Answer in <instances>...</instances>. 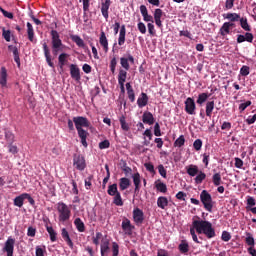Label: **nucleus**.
<instances>
[{"label":"nucleus","mask_w":256,"mask_h":256,"mask_svg":"<svg viewBox=\"0 0 256 256\" xmlns=\"http://www.w3.org/2000/svg\"><path fill=\"white\" fill-rule=\"evenodd\" d=\"M194 218L198 219L193 220L192 227L190 228V235L192 236L194 243H201L199 238H197L196 233H198V235H206L207 239H213L216 235L213 224L207 220H199L200 218L198 216H195Z\"/></svg>","instance_id":"nucleus-1"},{"label":"nucleus","mask_w":256,"mask_h":256,"mask_svg":"<svg viewBox=\"0 0 256 256\" xmlns=\"http://www.w3.org/2000/svg\"><path fill=\"white\" fill-rule=\"evenodd\" d=\"M73 123L76 130L78 131V137L81 139V144L83 145V147H87V137L89 136V132L83 129V127H89L91 125V122H89L87 117L76 116L73 117Z\"/></svg>","instance_id":"nucleus-2"},{"label":"nucleus","mask_w":256,"mask_h":256,"mask_svg":"<svg viewBox=\"0 0 256 256\" xmlns=\"http://www.w3.org/2000/svg\"><path fill=\"white\" fill-rule=\"evenodd\" d=\"M51 45H52V54L54 57H57L59 55V52L63 51V48L65 45L63 44V41L61 40V36L59 35V32L57 30H51Z\"/></svg>","instance_id":"nucleus-3"},{"label":"nucleus","mask_w":256,"mask_h":256,"mask_svg":"<svg viewBox=\"0 0 256 256\" xmlns=\"http://www.w3.org/2000/svg\"><path fill=\"white\" fill-rule=\"evenodd\" d=\"M56 211L58 213L59 223H67L71 219V208L64 202H58L56 204Z\"/></svg>","instance_id":"nucleus-4"},{"label":"nucleus","mask_w":256,"mask_h":256,"mask_svg":"<svg viewBox=\"0 0 256 256\" xmlns=\"http://www.w3.org/2000/svg\"><path fill=\"white\" fill-rule=\"evenodd\" d=\"M200 201L208 213H213V197H211V194L207 190H203L200 193Z\"/></svg>","instance_id":"nucleus-5"},{"label":"nucleus","mask_w":256,"mask_h":256,"mask_svg":"<svg viewBox=\"0 0 256 256\" xmlns=\"http://www.w3.org/2000/svg\"><path fill=\"white\" fill-rule=\"evenodd\" d=\"M2 251L6 253L7 256H13V252L15 251V238L9 236L4 243Z\"/></svg>","instance_id":"nucleus-6"},{"label":"nucleus","mask_w":256,"mask_h":256,"mask_svg":"<svg viewBox=\"0 0 256 256\" xmlns=\"http://www.w3.org/2000/svg\"><path fill=\"white\" fill-rule=\"evenodd\" d=\"M73 165L78 171H85V168L87 167L85 157H83V155H74Z\"/></svg>","instance_id":"nucleus-7"},{"label":"nucleus","mask_w":256,"mask_h":256,"mask_svg":"<svg viewBox=\"0 0 256 256\" xmlns=\"http://www.w3.org/2000/svg\"><path fill=\"white\" fill-rule=\"evenodd\" d=\"M184 105H185V112L188 114V115H195V109H197V105L195 104V100L191 97H188L185 102H184Z\"/></svg>","instance_id":"nucleus-8"},{"label":"nucleus","mask_w":256,"mask_h":256,"mask_svg":"<svg viewBox=\"0 0 256 256\" xmlns=\"http://www.w3.org/2000/svg\"><path fill=\"white\" fill-rule=\"evenodd\" d=\"M129 63L132 65H135V58L133 55L129 54L127 58L121 57L120 58V65L124 71H129L131 69V66H129Z\"/></svg>","instance_id":"nucleus-9"},{"label":"nucleus","mask_w":256,"mask_h":256,"mask_svg":"<svg viewBox=\"0 0 256 256\" xmlns=\"http://www.w3.org/2000/svg\"><path fill=\"white\" fill-rule=\"evenodd\" d=\"M133 219L136 225H142L143 221H145V215L143 214V210L135 208L133 210Z\"/></svg>","instance_id":"nucleus-10"},{"label":"nucleus","mask_w":256,"mask_h":256,"mask_svg":"<svg viewBox=\"0 0 256 256\" xmlns=\"http://www.w3.org/2000/svg\"><path fill=\"white\" fill-rule=\"evenodd\" d=\"M70 76L74 81H81V69L76 64H70Z\"/></svg>","instance_id":"nucleus-11"},{"label":"nucleus","mask_w":256,"mask_h":256,"mask_svg":"<svg viewBox=\"0 0 256 256\" xmlns=\"http://www.w3.org/2000/svg\"><path fill=\"white\" fill-rule=\"evenodd\" d=\"M42 47H43L46 63L49 65V67L54 68L55 64L53 63V60L51 59V51L49 50V46L44 42L42 44Z\"/></svg>","instance_id":"nucleus-12"},{"label":"nucleus","mask_w":256,"mask_h":256,"mask_svg":"<svg viewBox=\"0 0 256 256\" xmlns=\"http://www.w3.org/2000/svg\"><path fill=\"white\" fill-rule=\"evenodd\" d=\"M122 229L126 233V235H132L135 226L131 225V220H129L128 218H124L122 221Z\"/></svg>","instance_id":"nucleus-13"},{"label":"nucleus","mask_w":256,"mask_h":256,"mask_svg":"<svg viewBox=\"0 0 256 256\" xmlns=\"http://www.w3.org/2000/svg\"><path fill=\"white\" fill-rule=\"evenodd\" d=\"M133 183H134V193L137 195L139 191H141V174L139 172L132 175Z\"/></svg>","instance_id":"nucleus-14"},{"label":"nucleus","mask_w":256,"mask_h":256,"mask_svg":"<svg viewBox=\"0 0 256 256\" xmlns=\"http://www.w3.org/2000/svg\"><path fill=\"white\" fill-rule=\"evenodd\" d=\"M148 103H149V96L147 95V93L142 92L137 99V105L139 109H143V107H147Z\"/></svg>","instance_id":"nucleus-15"},{"label":"nucleus","mask_w":256,"mask_h":256,"mask_svg":"<svg viewBox=\"0 0 256 256\" xmlns=\"http://www.w3.org/2000/svg\"><path fill=\"white\" fill-rule=\"evenodd\" d=\"M109 7H111V0H105L101 4V13L104 17V19H109Z\"/></svg>","instance_id":"nucleus-16"},{"label":"nucleus","mask_w":256,"mask_h":256,"mask_svg":"<svg viewBox=\"0 0 256 256\" xmlns=\"http://www.w3.org/2000/svg\"><path fill=\"white\" fill-rule=\"evenodd\" d=\"M69 63V54L67 53H61L58 56V65L60 67V70L63 71L65 65Z\"/></svg>","instance_id":"nucleus-17"},{"label":"nucleus","mask_w":256,"mask_h":256,"mask_svg":"<svg viewBox=\"0 0 256 256\" xmlns=\"http://www.w3.org/2000/svg\"><path fill=\"white\" fill-rule=\"evenodd\" d=\"M8 50L13 53L14 61L18 65V67H21V58L19 57V48H17V46L9 45Z\"/></svg>","instance_id":"nucleus-18"},{"label":"nucleus","mask_w":256,"mask_h":256,"mask_svg":"<svg viewBox=\"0 0 256 256\" xmlns=\"http://www.w3.org/2000/svg\"><path fill=\"white\" fill-rule=\"evenodd\" d=\"M142 121L146 125H153L155 123V117H153V113L146 111L142 115Z\"/></svg>","instance_id":"nucleus-19"},{"label":"nucleus","mask_w":256,"mask_h":256,"mask_svg":"<svg viewBox=\"0 0 256 256\" xmlns=\"http://www.w3.org/2000/svg\"><path fill=\"white\" fill-rule=\"evenodd\" d=\"M62 239L67 243L70 249H73V240H71V236H69V232L66 228H62L61 230Z\"/></svg>","instance_id":"nucleus-20"},{"label":"nucleus","mask_w":256,"mask_h":256,"mask_svg":"<svg viewBox=\"0 0 256 256\" xmlns=\"http://www.w3.org/2000/svg\"><path fill=\"white\" fill-rule=\"evenodd\" d=\"M99 43L103 47L105 53H107V51H109V41L103 31L100 33Z\"/></svg>","instance_id":"nucleus-21"},{"label":"nucleus","mask_w":256,"mask_h":256,"mask_svg":"<svg viewBox=\"0 0 256 256\" xmlns=\"http://www.w3.org/2000/svg\"><path fill=\"white\" fill-rule=\"evenodd\" d=\"M186 173L190 177H196L199 173V166L190 164L189 166L186 167Z\"/></svg>","instance_id":"nucleus-22"},{"label":"nucleus","mask_w":256,"mask_h":256,"mask_svg":"<svg viewBox=\"0 0 256 256\" xmlns=\"http://www.w3.org/2000/svg\"><path fill=\"white\" fill-rule=\"evenodd\" d=\"M126 91L128 95V99L131 103H135V90H133V86H131V83H126Z\"/></svg>","instance_id":"nucleus-23"},{"label":"nucleus","mask_w":256,"mask_h":256,"mask_svg":"<svg viewBox=\"0 0 256 256\" xmlns=\"http://www.w3.org/2000/svg\"><path fill=\"white\" fill-rule=\"evenodd\" d=\"M125 35H127V29L125 28V25H122L120 27V33L118 38V45H120V47L122 45H125Z\"/></svg>","instance_id":"nucleus-24"},{"label":"nucleus","mask_w":256,"mask_h":256,"mask_svg":"<svg viewBox=\"0 0 256 256\" xmlns=\"http://www.w3.org/2000/svg\"><path fill=\"white\" fill-rule=\"evenodd\" d=\"M0 85H1V87H7V68H5V67L1 68Z\"/></svg>","instance_id":"nucleus-25"},{"label":"nucleus","mask_w":256,"mask_h":256,"mask_svg":"<svg viewBox=\"0 0 256 256\" xmlns=\"http://www.w3.org/2000/svg\"><path fill=\"white\" fill-rule=\"evenodd\" d=\"M169 205V199H167V197L165 196H160L157 199V207H159V209H165L166 207H168Z\"/></svg>","instance_id":"nucleus-26"},{"label":"nucleus","mask_w":256,"mask_h":256,"mask_svg":"<svg viewBox=\"0 0 256 256\" xmlns=\"http://www.w3.org/2000/svg\"><path fill=\"white\" fill-rule=\"evenodd\" d=\"M119 181L120 191H125V189H129L131 186V180H129V178H120Z\"/></svg>","instance_id":"nucleus-27"},{"label":"nucleus","mask_w":256,"mask_h":256,"mask_svg":"<svg viewBox=\"0 0 256 256\" xmlns=\"http://www.w3.org/2000/svg\"><path fill=\"white\" fill-rule=\"evenodd\" d=\"M74 225L79 233H85V223L83 220H81V218H76L74 220Z\"/></svg>","instance_id":"nucleus-28"},{"label":"nucleus","mask_w":256,"mask_h":256,"mask_svg":"<svg viewBox=\"0 0 256 256\" xmlns=\"http://www.w3.org/2000/svg\"><path fill=\"white\" fill-rule=\"evenodd\" d=\"M26 27H27L28 39L29 41H31V43H33L35 39V30L33 29V25L31 24V22H27Z\"/></svg>","instance_id":"nucleus-29"},{"label":"nucleus","mask_w":256,"mask_h":256,"mask_svg":"<svg viewBox=\"0 0 256 256\" xmlns=\"http://www.w3.org/2000/svg\"><path fill=\"white\" fill-rule=\"evenodd\" d=\"M224 19H228V21L235 23L241 19V15L237 13H227L226 15L223 16Z\"/></svg>","instance_id":"nucleus-30"},{"label":"nucleus","mask_w":256,"mask_h":256,"mask_svg":"<svg viewBox=\"0 0 256 256\" xmlns=\"http://www.w3.org/2000/svg\"><path fill=\"white\" fill-rule=\"evenodd\" d=\"M215 109V101H208L206 103V116L211 117L213 115V110Z\"/></svg>","instance_id":"nucleus-31"},{"label":"nucleus","mask_w":256,"mask_h":256,"mask_svg":"<svg viewBox=\"0 0 256 256\" xmlns=\"http://www.w3.org/2000/svg\"><path fill=\"white\" fill-rule=\"evenodd\" d=\"M24 201H25V193H22L19 196L14 198V206L21 208L23 207Z\"/></svg>","instance_id":"nucleus-32"},{"label":"nucleus","mask_w":256,"mask_h":256,"mask_svg":"<svg viewBox=\"0 0 256 256\" xmlns=\"http://www.w3.org/2000/svg\"><path fill=\"white\" fill-rule=\"evenodd\" d=\"M196 175L197 176L194 178L196 185H201V183L207 179V174H205L203 171H199V173Z\"/></svg>","instance_id":"nucleus-33"},{"label":"nucleus","mask_w":256,"mask_h":256,"mask_svg":"<svg viewBox=\"0 0 256 256\" xmlns=\"http://www.w3.org/2000/svg\"><path fill=\"white\" fill-rule=\"evenodd\" d=\"M219 33L222 37L229 35L231 33V27L225 22L219 30Z\"/></svg>","instance_id":"nucleus-34"},{"label":"nucleus","mask_w":256,"mask_h":256,"mask_svg":"<svg viewBox=\"0 0 256 256\" xmlns=\"http://www.w3.org/2000/svg\"><path fill=\"white\" fill-rule=\"evenodd\" d=\"M210 97H211V94L201 93L198 95L196 103L198 105H203V103H205L207 101V99H209Z\"/></svg>","instance_id":"nucleus-35"},{"label":"nucleus","mask_w":256,"mask_h":256,"mask_svg":"<svg viewBox=\"0 0 256 256\" xmlns=\"http://www.w3.org/2000/svg\"><path fill=\"white\" fill-rule=\"evenodd\" d=\"M46 230L50 235V241L55 243V241H57V232H55V229H53L51 226H46Z\"/></svg>","instance_id":"nucleus-36"},{"label":"nucleus","mask_w":256,"mask_h":256,"mask_svg":"<svg viewBox=\"0 0 256 256\" xmlns=\"http://www.w3.org/2000/svg\"><path fill=\"white\" fill-rule=\"evenodd\" d=\"M180 253H189V243L187 240H182L178 246Z\"/></svg>","instance_id":"nucleus-37"},{"label":"nucleus","mask_w":256,"mask_h":256,"mask_svg":"<svg viewBox=\"0 0 256 256\" xmlns=\"http://www.w3.org/2000/svg\"><path fill=\"white\" fill-rule=\"evenodd\" d=\"M127 71L120 69L118 73V83H125L127 81Z\"/></svg>","instance_id":"nucleus-38"},{"label":"nucleus","mask_w":256,"mask_h":256,"mask_svg":"<svg viewBox=\"0 0 256 256\" xmlns=\"http://www.w3.org/2000/svg\"><path fill=\"white\" fill-rule=\"evenodd\" d=\"M240 26L244 31H251V26L249 25V22L247 21L246 17H242L239 19Z\"/></svg>","instance_id":"nucleus-39"},{"label":"nucleus","mask_w":256,"mask_h":256,"mask_svg":"<svg viewBox=\"0 0 256 256\" xmlns=\"http://www.w3.org/2000/svg\"><path fill=\"white\" fill-rule=\"evenodd\" d=\"M108 195H110V197H114V195H117V193H119V190L117 189V184H111L108 186V190H107Z\"/></svg>","instance_id":"nucleus-40"},{"label":"nucleus","mask_w":256,"mask_h":256,"mask_svg":"<svg viewBox=\"0 0 256 256\" xmlns=\"http://www.w3.org/2000/svg\"><path fill=\"white\" fill-rule=\"evenodd\" d=\"M113 203L117 207H123V198H121V193L120 192H118L117 194L114 195Z\"/></svg>","instance_id":"nucleus-41"},{"label":"nucleus","mask_w":256,"mask_h":256,"mask_svg":"<svg viewBox=\"0 0 256 256\" xmlns=\"http://www.w3.org/2000/svg\"><path fill=\"white\" fill-rule=\"evenodd\" d=\"M70 38L78 47H85V42L79 37V35H71Z\"/></svg>","instance_id":"nucleus-42"},{"label":"nucleus","mask_w":256,"mask_h":256,"mask_svg":"<svg viewBox=\"0 0 256 256\" xmlns=\"http://www.w3.org/2000/svg\"><path fill=\"white\" fill-rule=\"evenodd\" d=\"M5 139L8 145L15 143V134L11 131H6L5 132Z\"/></svg>","instance_id":"nucleus-43"},{"label":"nucleus","mask_w":256,"mask_h":256,"mask_svg":"<svg viewBox=\"0 0 256 256\" xmlns=\"http://www.w3.org/2000/svg\"><path fill=\"white\" fill-rule=\"evenodd\" d=\"M155 188L157 189V191H159L160 193H167V184L163 183V182H156L155 184Z\"/></svg>","instance_id":"nucleus-44"},{"label":"nucleus","mask_w":256,"mask_h":256,"mask_svg":"<svg viewBox=\"0 0 256 256\" xmlns=\"http://www.w3.org/2000/svg\"><path fill=\"white\" fill-rule=\"evenodd\" d=\"M212 182L214 183L215 187H219L223 181L221 180V174L220 173H215L212 176Z\"/></svg>","instance_id":"nucleus-45"},{"label":"nucleus","mask_w":256,"mask_h":256,"mask_svg":"<svg viewBox=\"0 0 256 256\" xmlns=\"http://www.w3.org/2000/svg\"><path fill=\"white\" fill-rule=\"evenodd\" d=\"M119 122H120V125H121V129L123 131H129L130 127H129V124L127 123V121L125 120V116H121L119 118Z\"/></svg>","instance_id":"nucleus-46"},{"label":"nucleus","mask_w":256,"mask_h":256,"mask_svg":"<svg viewBox=\"0 0 256 256\" xmlns=\"http://www.w3.org/2000/svg\"><path fill=\"white\" fill-rule=\"evenodd\" d=\"M185 145V136L180 135L174 142V147H183Z\"/></svg>","instance_id":"nucleus-47"},{"label":"nucleus","mask_w":256,"mask_h":256,"mask_svg":"<svg viewBox=\"0 0 256 256\" xmlns=\"http://www.w3.org/2000/svg\"><path fill=\"white\" fill-rule=\"evenodd\" d=\"M2 37L9 43V41H11V30H5V28H2Z\"/></svg>","instance_id":"nucleus-48"},{"label":"nucleus","mask_w":256,"mask_h":256,"mask_svg":"<svg viewBox=\"0 0 256 256\" xmlns=\"http://www.w3.org/2000/svg\"><path fill=\"white\" fill-rule=\"evenodd\" d=\"M161 17H163V10L161 8H157L154 11V21L161 20Z\"/></svg>","instance_id":"nucleus-49"},{"label":"nucleus","mask_w":256,"mask_h":256,"mask_svg":"<svg viewBox=\"0 0 256 256\" xmlns=\"http://www.w3.org/2000/svg\"><path fill=\"white\" fill-rule=\"evenodd\" d=\"M158 172L161 177L167 179V170L165 169V166H163V164L158 165Z\"/></svg>","instance_id":"nucleus-50"},{"label":"nucleus","mask_w":256,"mask_h":256,"mask_svg":"<svg viewBox=\"0 0 256 256\" xmlns=\"http://www.w3.org/2000/svg\"><path fill=\"white\" fill-rule=\"evenodd\" d=\"M45 253H47L45 246H36V256H45Z\"/></svg>","instance_id":"nucleus-51"},{"label":"nucleus","mask_w":256,"mask_h":256,"mask_svg":"<svg viewBox=\"0 0 256 256\" xmlns=\"http://www.w3.org/2000/svg\"><path fill=\"white\" fill-rule=\"evenodd\" d=\"M250 73V68L247 65H243L240 69V75H242V77H247V75H249Z\"/></svg>","instance_id":"nucleus-52"},{"label":"nucleus","mask_w":256,"mask_h":256,"mask_svg":"<svg viewBox=\"0 0 256 256\" xmlns=\"http://www.w3.org/2000/svg\"><path fill=\"white\" fill-rule=\"evenodd\" d=\"M193 147L195 151H201V147H203V141L201 139H196L193 143Z\"/></svg>","instance_id":"nucleus-53"},{"label":"nucleus","mask_w":256,"mask_h":256,"mask_svg":"<svg viewBox=\"0 0 256 256\" xmlns=\"http://www.w3.org/2000/svg\"><path fill=\"white\" fill-rule=\"evenodd\" d=\"M251 104H252L251 100H248V101H246L245 103H241V104L239 105V111H240V113H243V111H245V109H247V107H251Z\"/></svg>","instance_id":"nucleus-54"},{"label":"nucleus","mask_w":256,"mask_h":256,"mask_svg":"<svg viewBox=\"0 0 256 256\" xmlns=\"http://www.w3.org/2000/svg\"><path fill=\"white\" fill-rule=\"evenodd\" d=\"M147 27H148L149 35H151L152 37H155L157 32L155 31V25H153V22L152 23H148Z\"/></svg>","instance_id":"nucleus-55"},{"label":"nucleus","mask_w":256,"mask_h":256,"mask_svg":"<svg viewBox=\"0 0 256 256\" xmlns=\"http://www.w3.org/2000/svg\"><path fill=\"white\" fill-rule=\"evenodd\" d=\"M154 135L155 137H161V126L159 125L158 122L155 123L154 125Z\"/></svg>","instance_id":"nucleus-56"},{"label":"nucleus","mask_w":256,"mask_h":256,"mask_svg":"<svg viewBox=\"0 0 256 256\" xmlns=\"http://www.w3.org/2000/svg\"><path fill=\"white\" fill-rule=\"evenodd\" d=\"M109 147H111L109 140H103L99 143V149H109Z\"/></svg>","instance_id":"nucleus-57"},{"label":"nucleus","mask_w":256,"mask_h":256,"mask_svg":"<svg viewBox=\"0 0 256 256\" xmlns=\"http://www.w3.org/2000/svg\"><path fill=\"white\" fill-rule=\"evenodd\" d=\"M221 239L227 243L228 241H231V234L228 231H223Z\"/></svg>","instance_id":"nucleus-58"},{"label":"nucleus","mask_w":256,"mask_h":256,"mask_svg":"<svg viewBox=\"0 0 256 256\" xmlns=\"http://www.w3.org/2000/svg\"><path fill=\"white\" fill-rule=\"evenodd\" d=\"M9 153H12V155H17L19 153V150L16 145L8 144Z\"/></svg>","instance_id":"nucleus-59"},{"label":"nucleus","mask_w":256,"mask_h":256,"mask_svg":"<svg viewBox=\"0 0 256 256\" xmlns=\"http://www.w3.org/2000/svg\"><path fill=\"white\" fill-rule=\"evenodd\" d=\"M107 251H109V242H104L101 245V255L105 256V253H107Z\"/></svg>","instance_id":"nucleus-60"},{"label":"nucleus","mask_w":256,"mask_h":256,"mask_svg":"<svg viewBox=\"0 0 256 256\" xmlns=\"http://www.w3.org/2000/svg\"><path fill=\"white\" fill-rule=\"evenodd\" d=\"M144 167L146 170L149 171V173H155V166L153 165V163L151 162L145 163Z\"/></svg>","instance_id":"nucleus-61"},{"label":"nucleus","mask_w":256,"mask_h":256,"mask_svg":"<svg viewBox=\"0 0 256 256\" xmlns=\"http://www.w3.org/2000/svg\"><path fill=\"white\" fill-rule=\"evenodd\" d=\"M112 253H113V256L119 255V244H117V242H113L112 244Z\"/></svg>","instance_id":"nucleus-62"},{"label":"nucleus","mask_w":256,"mask_h":256,"mask_svg":"<svg viewBox=\"0 0 256 256\" xmlns=\"http://www.w3.org/2000/svg\"><path fill=\"white\" fill-rule=\"evenodd\" d=\"M37 233V229L33 228V226H29L27 230V236L28 237H35Z\"/></svg>","instance_id":"nucleus-63"},{"label":"nucleus","mask_w":256,"mask_h":256,"mask_svg":"<svg viewBox=\"0 0 256 256\" xmlns=\"http://www.w3.org/2000/svg\"><path fill=\"white\" fill-rule=\"evenodd\" d=\"M91 181H93V174H90L86 179H85V187L86 189H91Z\"/></svg>","instance_id":"nucleus-64"}]
</instances>
